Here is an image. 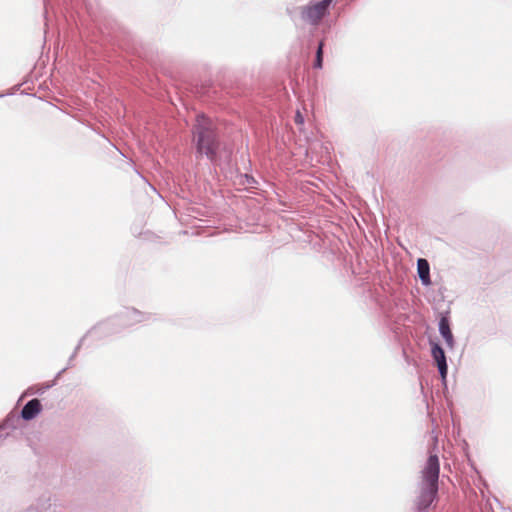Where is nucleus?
I'll return each instance as SVG.
<instances>
[{
    "label": "nucleus",
    "mask_w": 512,
    "mask_h": 512,
    "mask_svg": "<svg viewBox=\"0 0 512 512\" xmlns=\"http://www.w3.org/2000/svg\"><path fill=\"white\" fill-rule=\"evenodd\" d=\"M440 464L437 455H430L421 470V480L414 500L418 512L426 511L436 500L438 494V480Z\"/></svg>",
    "instance_id": "1"
},
{
    "label": "nucleus",
    "mask_w": 512,
    "mask_h": 512,
    "mask_svg": "<svg viewBox=\"0 0 512 512\" xmlns=\"http://www.w3.org/2000/svg\"><path fill=\"white\" fill-rule=\"evenodd\" d=\"M193 139L197 152L213 160L216 157L218 141L212 124L203 114L197 115L193 129Z\"/></svg>",
    "instance_id": "2"
},
{
    "label": "nucleus",
    "mask_w": 512,
    "mask_h": 512,
    "mask_svg": "<svg viewBox=\"0 0 512 512\" xmlns=\"http://www.w3.org/2000/svg\"><path fill=\"white\" fill-rule=\"evenodd\" d=\"M332 1L333 0H321L315 4L302 7V19L309 24L317 25L326 15Z\"/></svg>",
    "instance_id": "3"
},
{
    "label": "nucleus",
    "mask_w": 512,
    "mask_h": 512,
    "mask_svg": "<svg viewBox=\"0 0 512 512\" xmlns=\"http://www.w3.org/2000/svg\"><path fill=\"white\" fill-rule=\"evenodd\" d=\"M431 353L433 356V359L435 360L439 372L442 376V378L446 377L447 374V363H446V357L444 350L437 344L433 343L431 348Z\"/></svg>",
    "instance_id": "4"
},
{
    "label": "nucleus",
    "mask_w": 512,
    "mask_h": 512,
    "mask_svg": "<svg viewBox=\"0 0 512 512\" xmlns=\"http://www.w3.org/2000/svg\"><path fill=\"white\" fill-rule=\"evenodd\" d=\"M41 411V403L38 399H32L26 403L21 411V416L25 420L33 419Z\"/></svg>",
    "instance_id": "5"
},
{
    "label": "nucleus",
    "mask_w": 512,
    "mask_h": 512,
    "mask_svg": "<svg viewBox=\"0 0 512 512\" xmlns=\"http://www.w3.org/2000/svg\"><path fill=\"white\" fill-rule=\"evenodd\" d=\"M417 270H418V274H419V277H420L422 283L425 285H428L430 283V275H429L430 268H429V263L427 262L426 259H422V258L418 259Z\"/></svg>",
    "instance_id": "6"
},
{
    "label": "nucleus",
    "mask_w": 512,
    "mask_h": 512,
    "mask_svg": "<svg viewBox=\"0 0 512 512\" xmlns=\"http://www.w3.org/2000/svg\"><path fill=\"white\" fill-rule=\"evenodd\" d=\"M439 331H440L442 337L445 339L446 344L449 347H452L453 346V335L450 330L449 321L447 320V318H445V317L441 318V320L439 322Z\"/></svg>",
    "instance_id": "7"
},
{
    "label": "nucleus",
    "mask_w": 512,
    "mask_h": 512,
    "mask_svg": "<svg viewBox=\"0 0 512 512\" xmlns=\"http://www.w3.org/2000/svg\"><path fill=\"white\" fill-rule=\"evenodd\" d=\"M323 46H324V43L321 41L319 43V46L317 49L316 59H315V63H314V66L319 69L322 68V64H323Z\"/></svg>",
    "instance_id": "8"
},
{
    "label": "nucleus",
    "mask_w": 512,
    "mask_h": 512,
    "mask_svg": "<svg viewBox=\"0 0 512 512\" xmlns=\"http://www.w3.org/2000/svg\"><path fill=\"white\" fill-rule=\"evenodd\" d=\"M295 122L298 123V124H302L303 123V117L300 114V112H297V114L295 116Z\"/></svg>",
    "instance_id": "9"
}]
</instances>
